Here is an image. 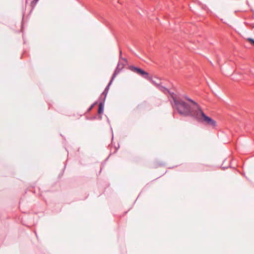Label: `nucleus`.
<instances>
[{
  "label": "nucleus",
  "instance_id": "5",
  "mask_svg": "<svg viewBox=\"0 0 254 254\" xmlns=\"http://www.w3.org/2000/svg\"><path fill=\"white\" fill-rule=\"evenodd\" d=\"M120 59L122 60L118 62V65L117 67L119 65V70L120 72L122 70V69L124 67V66L126 64H127V60L126 58H122V51H120Z\"/></svg>",
  "mask_w": 254,
  "mask_h": 254
},
{
  "label": "nucleus",
  "instance_id": "7",
  "mask_svg": "<svg viewBox=\"0 0 254 254\" xmlns=\"http://www.w3.org/2000/svg\"><path fill=\"white\" fill-rule=\"evenodd\" d=\"M39 0H32L30 3V6L31 7V10H33L35 7L37 3Z\"/></svg>",
  "mask_w": 254,
  "mask_h": 254
},
{
  "label": "nucleus",
  "instance_id": "10",
  "mask_svg": "<svg viewBox=\"0 0 254 254\" xmlns=\"http://www.w3.org/2000/svg\"><path fill=\"white\" fill-rule=\"evenodd\" d=\"M174 114H175V111H174L173 112V115H174Z\"/></svg>",
  "mask_w": 254,
  "mask_h": 254
},
{
  "label": "nucleus",
  "instance_id": "3",
  "mask_svg": "<svg viewBox=\"0 0 254 254\" xmlns=\"http://www.w3.org/2000/svg\"><path fill=\"white\" fill-rule=\"evenodd\" d=\"M129 69L132 72L138 74L145 79L149 78V74L148 72L142 69V68L133 65H130Z\"/></svg>",
  "mask_w": 254,
  "mask_h": 254
},
{
  "label": "nucleus",
  "instance_id": "8",
  "mask_svg": "<svg viewBox=\"0 0 254 254\" xmlns=\"http://www.w3.org/2000/svg\"><path fill=\"white\" fill-rule=\"evenodd\" d=\"M97 103V102L96 101L94 103H93V104H92L90 107L89 108L88 111L89 112L90 111L92 108L94 107V106Z\"/></svg>",
  "mask_w": 254,
  "mask_h": 254
},
{
  "label": "nucleus",
  "instance_id": "1",
  "mask_svg": "<svg viewBox=\"0 0 254 254\" xmlns=\"http://www.w3.org/2000/svg\"><path fill=\"white\" fill-rule=\"evenodd\" d=\"M191 105H189L182 99H180L176 94V110L181 115L190 116L198 122L205 123L213 127L216 122L210 117L206 116L201 109L198 104L193 100L187 99Z\"/></svg>",
  "mask_w": 254,
  "mask_h": 254
},
{
  "label": "nucleus",
  "instance_id": "9",
  "mask_svg": "<svg viewBox=\"0 0 254 254\" xmlns=\"http://www.w3.org/2000/svg\"><path fill=\"white\" fill-rule=\"evenodd\" d=\"M248 40L251 42V43L254 46V40L252 38H249Z\"/></svg>",
  "mask_w": 254,
  "mask_h": 254
},
{
  "label": "nucleus",
  "instance_id": "2",
  "mask_svg": "<svg viewBox=\"0 0 254 254\" xmlns=\"http://www.w3.org/2000/svg\"><path fill=\"white\" fill-rule=\"evenodd\" d=\"M119 65H118V66L116 67V68L112 76L111 80L110 81V82L108 83V84L107 85V86L106 87L105 89H104V91L103 92V93L101 95V96L102 95H104V98H103V100H104V101H105V99H106L107 95L108 93L110 85H111L114 78L116 77L117 75L120 72V70H119Z\"/></svg>",
  "mask_w": 254,
  "mask_h": 254
},
{
  "label": "nucleus",
  "instance_id": "6",
  "mask_svg": "<svg viewBox=\"0 0 254 254\" xmlns=\"http://www.w3.org/2000/svg\"><path fill=\"white\" fill-rule=\"evenodd\" d=\"M105 101L104 100H102L99 103L98 113L100 115L103 114L104 112Z\"/></svg>",
  "mask_w": 254,
  "mask_h": 254
},
{
  "label": "nucleus",
  "instance_id": "4",
  "mask_svg": "<svg viewBox=\"0 0 254 254\" xmlns=\"http://www.w3.org/2000/svg\"><path fill=\"white\" fill-rule=\"evenodd\" d=\"M159 89L164 93L169 94L170 95V97L172 98V100H171V104L173 108L174 109L175 107V95L174 92H171L168 89L163 86H160Z\"/></svg>",
  "mask_w": 254,
  "mask_h": 254
}]
</instances>
